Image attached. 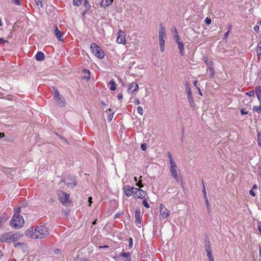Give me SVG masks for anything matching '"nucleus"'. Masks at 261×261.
<instances>
[{"mask_svg": "<svg viewBox=\"0 0 261 261\" xmlns=\"http://www.w3.org/2000/svg\"><path fill=\"white\" fill-rule=\"evenodd\" d=\"M123 192L127 197H129L132 194H133L140 199H143L146 195L145 192L141 189L131 187L129 185L124 187Z\"/></svg>", "mask_w": 261, "mask_h": 261, "instance_id": "obj_1", "label": "nucleus"}, {"mask_svg": "<svg viewBox=\"0 0 261 261\" xmlns=\"http://www.w3.org/2000/svg\"><path fill=\"white\" fill-rule=\"evenodd\" d=\"M20 237V235L19 233H13L10 232L4 233L1 238V240L2 242L6 243L15 242Z\"/></svg>", "mask_w": 261, "mask_h": 261, "instance_id": "obj_2", "label": "nucleus"}, {"mask_svg": "<svg viewBox=\"0 0 261 261\" xmlns=\"http://www.w3.org/2000/svg\"><path fill=\"white\" fill-rule=\"evenodd\" d=\"M35 231H36V236H35L36 239L45 238L49 234L47 227L43 225L36 226Z\"/></svg>", "mask_w": 261, "mask_h": 261, "instance_id": "obj_3", "label": "nucleus"}, {"mask_svg": "<svg viewBox=\"0 0 261 261\" xmlns=\"http://www.w3.org/2000/svg\"><path fill=\"white\" fill-rule=\"evenodd\" d=\"M90 48L92 53L97 58L99 59L103 58L105 54L102 49L96 43H92L90 45Z\"/></svg>", "mask_w": 261, "mask_h": 261, "instance_id": "obj_4", "label": "nucleus"}, {"mask_svg": "<svg viewBox=\"0 0 261 261\" xmlns=\"http://www.w3.org/2000/svg\"><path fill=\"white\" fill-rule=\"evenodd\" d=\"M24 221L22 216L13 217L10 221V225L14 228H19L24 225Z\"/></svg>", "mask_w": 261, "mask_h": 261, "instance_id": "obj_5", "label": "nucleus"}, {"mask_svg": "<svg viewBox=\"0 0 261 261\" xmlns=\"http://www.w3.org/2000/svg\"><path fill=\"white\" fill-rule=\"evenodd\" d=\"M54 97L55 98L57 104L61 107L64 106L65 104L64 98L60 94L58 90L56 88H54Z\"/></svg>", "mask_w": 261, "mask_h": 261, "instance_id": "obj_6", "label": "nucleus"}, {"mask_svg": "<svg viewBox=\"0 0 261 261\" xmlns=\"http://www.w3.org/2000/svg\"><path fill=\"white\" fill-rule=\"evenodd\" d=\"M69 194L63 192L62 196L59 198L60 202L64 205L67 206L69 203Z\"/></svg>", "mask_w": 261, "mask_h": 261, "instance_id": "obj_7", "label": "nucleus"}, {"mask_svg": "<svg viewBox=\"0 0 261 261\" xmlns=\"http://www.w3.org/2000/svg\"><path fill=\"white\" fill-rule=\"evenodd\" d=\"M116 41L118 43H121L124 44L126 43L124 37V33L123 32L119 31Z\"/></svg>", "mask_w": 261, "mask_h": 261, "instance_id": "obj_8", "label": "nucleus"}, {"mask_svg": "<svg viewBox=\"0 0 261 261\" xmlns=\"http://www.w3.org/2000/svg\"><path fill=\"white\" fill-rule=\"evenodd\" d=\"M25 235L31 238H33L34 239H36V231H35V229H33L32 227H30L28 229V230L25 232Z\"/></svg>", "mask_w": 261, "mask_h": 261, "instance_id": "obj_9", "label": "nucleus"}, {"mask_svg": "<svg viewBox=\"0 0 261 261\" xmlns=\"http://www.w3.org/2000/svg\"><path fill=\"white\" fill-rule=\"evenodd\" d=\"M139 88V86L136 83L133 82L131 83L128 89V92L130 93H133L135 92Z\"/></svg>", "mask_w": 261, "mask_h": 261, "instance_id": "obj_10", "label": "nucleus"}, {"mask_svg": "<svg viewBox=\"0 0 261 261\" xmlns=\"http://www.w3.org/2000/svg\"><path fill=\"white\" fill-rule=\"evenodd\" d=\"M159 34V37H165L166 36L165 28L163 23L160 24Z\"/></svg>", "mask_w": 261, "mask_h": 261, "instance_id": "obj_11", "label": "nucleus"}, {"mask_svg": "<svg viewBox=\"0 0 261 261\" xmlns=\"http://www.w3.org/2000/svg\"><path fill=\"white\" fill-rule=\"evenodd\" d=\"M55 34L56 37L61 41H63V34L62 33L61 31H60L58 27L56 26V29L55 30Z\"/></svg>", "mask_w": 261, "mask_h": 261, "instance_id": "obj_12", "label": "nucleus"}, {"mask_svg": "<svg viewBox=\"0 0 261 261\" xmlns=\"http://www.w3.org/2000/svg\"><path fill=\"white\" fill-rule=\"evenodd\" d=\"M135 221L137 224H141V212L139 210H137L135 212Z\"/></svg>", "mask_w": 261, "mask_h": 261, "instance_id": "obj_13", "label": "nucleus"}, {"mask_svg": "<svg viewBox=\"0 0 261 261\" xmlns=\"http://www.w3.org/2000/svg\"><path fill=\"white\" fill-rule=\"evenodd\" d=\"M162 206L163 205L161 204L160 210L161 215L163 218H166L169 215V212Z\"/></svg>", "mask_w": 261, "mask_h": 261, "instance_id": "obj_14", "label": "nucleus"}, {"mask_svg": "<svg viewBox=\"0 0 261 261\" xmlns=\"http://www.w3.org/2000/svg\"><path fill=\"white\" fill-rule=\"evenodd\" d=\"M37 61H42L44 60V54L41 51H38L35 56Z\"/></svg>", "mask_w": 261, "mask_h": 261, "instance_id": "obj_15", "label": "nucleus"}, {"mask_svg": "<svg viewBox=\"0 0 261 261\" xmlns=\"http://www.w3.org/2000/svg\"><path fill=\"white\" fill-rule=\"evenodd\" d=\"M177 166L176 164H171L170 165V171L171 172V175L176 176V175H177Z\"/></svg>", "mask_w": 261, "mask_h": 261, "instance_id": "obj_16", "label": "nucleus"}, {"mask_svg": "<svg viewBox=\"0 0 261 261\" xmlns=\"http://www.w3.org/2000/svg\"><path fill=\"white\" fill-rule=\"evenodd\" d=\"M255 93L257 99L261 102V86H257L255 88Z\"/></svg>", "mask_w": 261, "mask_h": 261, "instance_id": "obj_17", "label": "nucleus"}, {"mask_svg": "<svg viewBox=\"0 0 261 261\" xmlns=\"http://www.w3.org/2000/svg\"><path fill=\"white\" fill-rule=\"evenodd\" d=\"M164 37H159V44L161 51H164L165 49V40H164Z\"/></svg>", "mask_w": 261, "mask_h": 261, "instance_id": "obj_18", "label": "nucleus"}, {"mask_svg": "<svg viewBox=\"0 0 261 261\" xmlns=\"http://www.w3.org/2000/svg\"><path fill=\"white\" fill-rule=\"evenodd\" d=\"M113 0H102L101 2V6L103 7H106L111 5Z\"/></svg>", "mask_w": 261, "mask_h": 261, "instance_id": "obj_19", "label": "nucleus"}, {"mask_svg": "<svg viewBox=\"0 0 261 261\" xmlns=\"http://www.w3.org/2000/svg\"><path fill=\"white\" fill-rule=\"evenodd\" d=\"M186 93L188 96L192 95L190 85L187 82L185 83Z\"/></svg>", "mask_w": 261, "mask_h": 261, "instance_id": "obj_20", "label": "nucleus"}, {"mask_svg": "<svg viewBox=\"0 0 261 261\" xmlns=\"http://www.w3.org/2000/svg\"><path fill=\"white\" fill-rule=\"evenodd\" d=\"M177 44H178V49H179L180 54L181 56H183L184 54V46L183 43L180 41L179 42H177Z\"/></svg>", "mask_w": 261, "mask_h": 261, "instance_id": "obj_21", "label": "nucleus"}, {"mask_svg": "<svg viewBox=\"0 0 261 261\" xmlns=\"http://www.w3.org/2000/svg\"><path fill=\"white\" fill-rule=\"evenodd\" d=\"M204 245L206 251L211 250L210 246V242L208 238H206L204 239Z\"/></svg>", "mask_w": 261, "mask_h": 261, "instance_id": "obj_22", "label": "nucleus"}, {"mask_svg": "<svg viewBox=\"0 0 261 261\" xmlns=\"http://www.w3.org/2000/svg\"><path fill=\"white\" fill-rule=\"evenodd\" d=\"M203 61L204 63H205L207 64L208 67L210 66H213V62L212 61H210L209 58L207 56L204 57Z\"/></svg>", "mask_w": 261, "mask_h": 261, "instance_id": "obj_23", "label": "nucleus"}, {"mask_svg": "<svg viewBox=\"0 0 261 261\" xmlns=\"http://www.w3.org/2000/svg\"><path fill=\"white\" fill-rule=\"evenodd\" d=\"M187 97H188L189 103L190 105V106L192 108H194L195 103H194V99H193L192 95L188 96Z\"/></svg>", "mask_w": 261, "mask_h": 261, "instance_id": "obj_24", "label": "nucleus"}, {"mask_svg": "<svg viewBox=\"0 0 261 261\" xmlns=\"http://www.w3.org/2000/svg\"><path fill=\"white\" fill-rule=\"evenodd\" d=\"M21 209L20 207H17V208H15L14 210V215H13V217L21 216L20 215V214L21 213Z\"/></svg>", "mask_w": 261, "mask_h": 261, "instance_id": "obj_25", "label": "nucleus"}, {"mask_svg": "<svg viewBox=\"0 0 261 261\" xmlns=\"http://www.w3.org/2000/svg\"><path fill=\"white\" fill-rule=\"evenodd\" d=\"M257 53L258 58L261 59V42H259L257 46Z\"/></svg>", "mask_w": 261, "mask_h": 261, "instance_id": "obj_26", "label": "nucleus"}, {"mask_svg": "<svg viewBox=\"0 0 261 261\" xmlns=\"http://www.w3.org/2000/svg\"><path fill=\"white\" fill-rule=\"evenodd\" d=\"M83 6L86 9V10H89L90 9L91 6L89 3L88 0H83Z\"/></svg>", "mask_w": 261, "mask_h": 261, "instance_id": "obj_27", "label": "nucleus"}, {"mask_svg": "<svg viewBox=\"0 0 261 261\" xmlns=\"http://www.w3.org/2000/svg\"><path fill=\"white\" fill-rule=\"evenodd\" d=\"M121 256L127 258L126 261H129V259L131 260L130 254L129 252H123L121 254Z\"/></svg>", "mask_w": 261, "mask_h": 261, "instance_id": "obj_28", "label": "nucleus"}, {"mask_svg": "<svg viewBox=\"0 0 261 261\" xmlns=\"http://www.w3.org/2000/svg\"><path fill=\"white\" fill-rule=\"evenodd\" d=\"M109 84L111 85L110 89L112 91H114L116 89V84L113 80H111L109 82Z\"/></svg>", "mask_w": 261, "mask_h": 261, "instance_id": "obj_29", "label": "nucleus"}, {"mask_svg": "<svg viewBox=\"0 0 261 261\" xmlns=\"http://www.w3.org/2000/svg\"><path fill=\"white\" fill-rule=\"evenodd\" d=\"M83 73L88 74V76L85 77L86 80L87 81L90 80V71L89 70H88V69H84L83 70Z\"/></svg>", "mask_w": 261, "mask_h": 261, "instance_id": "obj_30", "label": "nucleus"}, {"mask_svg": "<svg viewBox=\"0 0 261 261\" xmlns=\"http://www.w3.org/2000/svg\"><path fill=\"white\" fill-rule=\"evenodd\" d=\"M167 155H168V158L169 159L170 164L171 165V164H175V163L173 161V159L172 158V154L170 152H168L167 153Z\"/></svg>", "mask_w": 261, "mask_h": 261, "instance_id": "obj_31", "label": "nucleus"}, {"mask_svg": "<svg viewBox=\"0 0 261 261\" xmlns=\"http://www.w3.org/2000/svg\"><path fill=\"white\" fill-rule=\"evenodd\" d=\"M202 193H203V195L204 196V199L207 198V196H206V192L205 187V185H204L203 181H202Z\"/></svg>", "mask_w": 261, "mask_h": 261, "instance_id": "obj_32", "label": "nucleus"}, {"mask_svg": "<svg viewBox=\"0 0 261 261\" xmlns=\"http://www.w3.org/2000/svg\"><path fill=\"white\" fill-rule=\"evenodd\" d=\"M82 0H73V4L75 6H80L82 4Z\"/></svg>", "mask_w": 261, "mask_h": 261, "instance_id": "obj_33", "label": "nucleus"}, {"mask_svg": "<svg viewBox=\"0 0 261 261\" xmlns=\"http://www.w3.org/2000/svg\"><path fill=\"white\" fill-rule=\"evenodd\" d=\"M205 203H206V208H207V211H208V213H209L210 212V208H211V205L208 202V199L207 198H205Z\"/></svg>", "mask_w": 261, "mask_h": 261, "instance_id": "obj_34", "label": "nucleus"}, {"mask_svg": "<svg viewBox=\"0 0 261 261\" xmlns=\"http://www.w3.org/2000/svg\"><path fill=\"white\" fill-rule=\"evenodd\" d=\"M253 110L256 111L257 113H261V106H254L253 107Z\"/></svg>", "mask_w": 261, "mask_h": 261, "instance_id": "obj_35", "label": "nucleus"}, {"mask_svg": "<svg viewBox=\"0 0 261 261\" xmlns=\"http://www.w3.org/2000/svg\"><path fill=\"white\" fill-rule=\"evenodd\" d=\"M208 69H210V76H211V77H213V76L215 74V71H214V68H213V66H212V67H208Z\"/></svg>", "mask_w": 261, "mask_h": 261, "instance_id": "obj_36", "label": "nucleus"}, {"mask_svg": "<svg viewBox=\"0 0 261 261\" xmlns=\"http://www.w3.org/2000/svg\"><path fill=\"white\" fill-rule=\"evenodd\" d=\"M258 144L261 147V132H259L257 134Z\"/></svg>", "mask_w": 261, "mask_h": 261, "instance_id": "obj_37", "label": "nucleus"}, {"mask_svg": "<svg viewBox=\"0 0 261 261\" xmlns=\"http://www.w3.org/2000/svg\"><path fill=\"white\" fill-rule=\"evenodd\" d=\"M137 109L138 112L141 115H143V108L141 107H138Z\"/></svg>", "mask_w": 261, "mask_h": 261, "instance_id": "obj_38", "label": "nucleus"}, {"mask_svg": "<svg viewBox=\"0 0 261 261\" xmlns=\"http://www.w3.org/2000/svg\"><path fill=\"white\" fill-rule=\"evenodd\" d=\"M43 0H35V2L37 6H40L41 8L43 7L42 1Z\"/></svg>", "mask_w": 261, "mask_h": 261, "instance_id": "obj_39", "label": "nucleus"}, {"mask_svg": "<svg viewBox=\"0 0 261 261\" xmlns=\"http://www.w3.org/2000/svg\"><path fill=\"white\" fill-rule=\"evenodd\" d=\"M143 205H144L145 207H147V208H149V204H148V203L147 202L146 199H144L143 200Z\"/></svg>", "mask_w": 261, "mask_h": 261, "instance_id": "obj_40", "label": "nucleus"}, {"mask_svg": "<svg viewBox=\"0 0 261 261\" xmlns=\"http://www.w3.org/2000/svg\"><path fill=\"white\" fill-rule=\"evenodd\" d=\"M25 244H26L23 243H17L15 244L14 246H15V247H17L18 246L23 247V246H25Z\"/></svg>", "mask_w": 261, "mask_h": 261, "instance_id": "obj_41", "label": "nucleus"}, {"mask_svg": "<svg viewBox=\"0 0 261 261\" xmlns=\"http://www.w3.org/2000/svg\"><path fill=\"white\" fill-rule=\"evenodd\" d=\"M206 251L207 252V256L208 257V259H210V258H212L213 257L212 256L211 250H206Z\"/></svg>", "mask_w": 261, "mask_h": 261, "instance_id": "obj_42", "label": "nucleus"}, {"mask_svg": "<svg viewBox=\"0 0 261 261\" xmlns=\"http://www.w3.org/2000/svg\"><path fill=\"white\" fill-rule=\"evenodd\" d=\"M67 184L68 185V186H71V187H73L77 185V183L75 180H74L73 183L72 182H68Z\"/></svg>", "mask_w": 261, "mask_h": 261, "instance_id": "obj_43", "label": "nucleus"}, {"mask_svg": "<svg viewBox=\"0 0 261 261\" xmlns=\"http://www.w3.org/2000/svg\"><path fill=\"white\" fill-rule=\"evenodd\" d=\"M246 94L249 96H253L254 95V91L253 90H251L247 92Z\"/></svg>", "mask_w": 261, "mask_h": 261, "instance_id": "obj_44", "label": "nucleus"}, {"mask_svg": "<svg viewBox=\"0 0 261 261\" xmlns=\"http://www.w3.org/2000/svg\"><path fill=\"white\" fill-rule=\"evenodd\" d=\"M114 113H112L110 114V115H109V116L108 117V120L109 122H111L112 121V118L114 116Z\"/></svg>", "mask_w": 261, "mask_h": 261, "instance_id": "obj_45", "label": "nucleus"}, {"mask_svg": "<svg viewBox=\"0 0 261 261\" xmlns=\"http://www.w3.org/2000/svg\"><path fill=\"white\" fill-rule=\"evenodd\" d=\"M205 22L207 24L209 25L212 22L211 19L208 17H206L205 19Z\"/></svg>", "mask_w": 261, "mask_h": 261, "instance_id": "obj_46", "label": "nucleus"}, {"mask_svg": "<svg viewBox=\"0 0 261 261\" xmlns=\"http://www.w3.org/2000/svg\"><path fill=\"white\" fill-rule=\"evenodd\" d=\"M133 239L132 238H130L129 239V247L130 248H131L133 246Z\"/></svg>", "mask_w": 261, "mask_h": 261, "instance_id": "obj_47", "label": "nucleus"}, {"mask_svg": "<svg viewBox=\"0 0 261 261\" xmlns=\"http://www.w3.org/2000/svg\"><path fill=\"white\" fill-rule=\"evenodd\" d=\"M174 37L175 38V42L177 43V42H180L179 41V37L178 35H174Z\"/></svg>", "mask_w": 261, "mask_h": 261, "instance_id": "obj_48", "label": "nucleus"}, {"mask_svg": "<svg viewBox=\"0 0 261 261\" xmlns=\"http://www.w3.org/2000/svg\"><path fill=\"white\" fill-rule=\"evenodd\" d=\"M141 149L142 150L145 151L146 149V144L145 143H142L141 145Z\"/></svg>", "mask_w": 261, "mask_h": 261, "instance_id": "obj_49", "label": "nucleus"}, {"mask_svg": "<svg viewBox=\"0 0 261 261\" xmlns=\"http://www.w3.org/2000/svg\"><path fill=\"white\" fill-rule=\"evenodd\" d=\"M248 113V111H245V109H242L241 110V114L242 115H245V114H247Z\"/></svg>", "mask_w": 261, "mask_h": 261, "instance_id": "obj_50", "label": "nucleus"}, {"mask_svg": "<svg viewBox=\"0 0 261 261\" xmlns=\"http://www.w3.org/2000/svg\"><path fill=\"white\" fill-rule=\"evenodd\" d=\"M254 30L255 32H256V33H258L259 32V27L257 25H255L254 27Z\"/></svg>", "mask_w": 261, "mask_h": 261, "instance_id": "obj_51", "label": "nucleus"}, {"mask_svg": "<svg viewBox=\"0 0 261 261\" xmlns=\"http://www.w3.org/2000/svg\"><path fill=\"white\" fill-rule=\"evenodd\" d=\"M12 2L16 4L17 5H20L19 0H11Z\"/></svg>", "mask_w": 261, "mask_h": 261, "instance_id": "obj_52", "label": "nucleus"}, {"mask_svg": "<svg viewBox=\"0 0 261 261\" xmlns=\"http://www.w3.org/2000/svg\"><path fill=\"white\" fill-rule=\"evenodd\" d=\"M119 100H121L123 98V95L122 93H119L117 96Z\"/></svg>", "mask_w": 261, "mask_h": 261, "instance_id": "obj_53", "label": "nucleus"}, {"mask_svg": "<svg viewBox=\"0 0 261 261\" xmlns=\"http://www.w3.org/2000/svg\"><path fill=\"white\" fill-rule=\"evenodd\" d=\"M88 202H89V205L91 206L92 203V198L91 196H90L88 198Z\"/></svg>", "mask_w": 261, "mask_h": 261, "instance_id": "obj_54", "label": "nucleus"}, {"mask_svg": "<svg viewBox=\"0 0 261 261\" xmlns=\"http://www.w3.org/2000/svg\"><path fill=\"white\" fill-rule=\"evenodd\" d=\"M8 41L4 40L3 38H0V44L7 42Z\"/></svg>", "mask_w": 261, "mask_h": 261, "instance_id": "obj_55", "label": "nucleus"}, {"mask_svg": "<svg viewBox=\"0 0 261 261\" xmlns=\"http://www.w3.org/2000/svg\"><path fill=\"white\" fill-rule=\"evenodd\" d=\"M249 193L253 197H254L255 196V193H254L252 189L249 191Z\"/></svg>", "mask_w": 261, "mask_h": 261, "instance_id": "obj_56", "label": "nucleus"}, {"mask_svg": "<svg viewBox=\"0 0 261 261\" xmlns=\"http://www.w3.org/2000/svg\"><path fill=\"white\" fill-rule=\"evenodd\" d=\"M136 185L139 187H143V185L142 184V180H141L140 181H139L138 182H137L136 184Z\"/></svg>", "mask_w": 261, "mask_h": 261, "instance_id": "obj_57", "label": "nucleus"}, {"mask_svg": "<svg viewBox=\"0 0 261 261\" xmlns=\"http://www.w3.org/2000/svg\"><path fill=\"white\" fill-rule=\"evenodd\" d=\"M28 250V247L27 246V245L25 244V246L22 247V251L24 253H26Z\"/></svg>", "mask_w": 261, "mask_h": 261, "instance_id": "obj_58", "label": "nucleus"}, {"mask_svg": "<svg viewBox=\"0 0 261 261\" xmlns=\"http://www.w3.org/2000/svg\"><path fill=\"white\" fill-rule=\"evenodd\" d=\"M193 85H194V86L195 87H196V88L197 89V88H198L197 86L198 81L197 80H195L193 82Z\"/></svg>", "mask_w": 261, "mask_h": 261, "instance_id": "obj_59", "label": "nucleus"}, {"mask_svg": "<svg viewBox=\"0 0 261 261\" xmlns=\"http://www.w3.org/2000/svg\"><path fill=\"white\" fill-rule=\"evenodd\" d=\"M172 177L176 180V181L178 182L179 181V178L177 174L176 175V176H175V175H174V176H172Z\"/></svg>", "mask_w": 261, "mask_h": 261, "instance_id": "obj_60", "label": "nucleus"}, {"mask_svg": "<svg viewBox=\"0 0 261 261\" xmlns=\"http://www.w3.org/2000/svg\"><path fill=\"white\" fill-rule=\"evenodd\" d=\"M135 103L136 105H138L140 103V100L139 99H136L135 101Z\"/></svg>", "mask_w": 261, "mask_h": 261, "instance_id": "obj_61", "label": "nucleus"}, {"mask_svg": "<svg viewBox=\"0 0 261 261\" xmlns=\"http://www.w3.org/2000/svg\"><path fill=\"white\" fill-rule=\"evenodd\" d=\"M57 135L59 136V137L60 139L64 140L66 142V143H68V141H67V140H66L64 137H62V136H61V135Z\"/></svg>", "mask_w": 261, "mask_h": 261, "instance_id": "obj_62", "label": "nucleus"}, {"mask_svg": "<svg viewBox=\"0 0 261 261\" xmlns=\"http://www.w3.org/2000/svg\"><path fill=\"white\" fill-rule=\"evenodd\" d=\"M55 201V200L54 199V198H50L48 200V202H49L50 203H53Z\"/></svg>", "mask_w": 261, "mask_h": 261, "instance_id": "obj_63", "label": "nucleus"}, {"mask_svg": "<svg viewBox=\"0 0 261 261\" xmlns=\"http://www.w3.org/2000/svg\"><path fill=\"white\" fill-rule=\"evenodd\" d=\"M228 34H229V31H227V32H226L224 35V38H227L228 36Z\"/></svg>", "mask_w": 261, "mask_h": 261, "instance_id": "obj_64", "label": "nucleus"}]
</instances>
